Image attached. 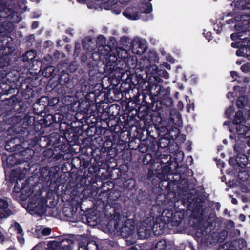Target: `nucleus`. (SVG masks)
I'll list each match as a JSON object with an SVG mask.
<instances>
[{"instance_id": "f257e3e1", "label": "nucleus", "mask_w": 250, "mask_h": 250, "mask_svg": "<svg viewBox=\"0 0 250 250\" xmlns=\"http://www.w3.org/2000/svg\"><path fill=\"white\" fill-rule=\"evenodd\" d=\"M126 219L125 217L120 218L114 226L116 229L120 231L123 237L128 238L135 233V227L134 221L132 219Z\"/></svg>"}, {"instance_id": "f03ea898", "label": "nucleus", "mask_w": 250, "mask_h": 250, "mask_svg": "<svg viewBox=\"0 0 250 250\" xmlns=\"http://www.w3.org/2000/svg\"><path fill=\"white\" fill-rule=\"evenodd\" d=\"M28 208L32 211L37 214H42L46 211L45 203L43 200L36 197L35 199L31 200L28 205Z\"/></svg>"}, {"instance_id": "7ed1b4c3", "label": "nucleus", "mask_w": 250, "mask_h": 250, "mask_svg": "<svg viewBox=\"0 0 250 250\" xmlns=\"http://www.w3.org/2000/svg\"><path fill=\"white\" fill-rule=\"evenodd\" d=\"M152 229V223L149 220H144L140 223L138 229V235L140 239L147 238Z\"/></svg>"}, {"instance_id": "20e7f679", "label": "nucleus", "mask_w": 250, "mask_h": 250, "mask_svg": "<svg viewBox=\"0 0 250 250\" xmlns=\"http://www.w3.org/2000/svg\"><path fill=\"white\" fill-rule=\"evenodd\" d=\"M71 245L72 240L70 239L62 241L60 247L56 241L50 242L47 244L46 250H71Z\"/></svg>"}, {"instance_id": "39448f33", "label": "nucleus", "mask_w": 250, "mask_h": 250, "mask_svg": "<svg viewBox=\"0 0 250 250\" xmlns=\"http://www.w3.org/2000/svg\"><path fill=\"white\" fill-rule=\"evenodd\" d=\"M146 42L145 40L138 38L133 40L132 51L134 54H142L146 51Z\"/></svg>"}, {"instance_id": "423d86ee", "label": "nucleus", "mask_w": 250, "mask_h": 250, "mask_svg": "<svg viewBox=\"0 0 250 250\" xmlns=\"http://www.w3.org/2000/svg\"><path fill=\"white\" fill-rule=\"evenodd\" d=\"M124 16L131 20H136L140 17V13L138 9L134 7H127L123 13Z\"/></svg>"}, {"instance_id": "0eeeda50", "label": "nucleus", "mask_w": 250, "mask_h": 250, "mask_svg": "<svg viewBox=\"0 0 250 250\" xmlns=\"http://www.w3.org/2000/svg\"><path fill=\"white\" fill-rule=\"evenodd\" d=\"M235 130L236 133L240 135L250 134V127H248L244 124L235 125L229 127V131L231 132H235Z\"/></svg>"}, {"instance_id": "6e6552de", "label": "nucleus", "mask_w": 250, "mask_h": 250, "mask_svg": "<svg viewBox=\"0 0 250 250\" xmlns=\"http://www.w3.org/2000/svg\"><path fill=\"white\" fill-rule=\"evenodd\" d=\"M110 57H113L114 59L112 61H115L117 58L125 59L128 58V53L125 50L121 47H117L113 50L112 53L110 55Z\"/></svg>"}, {"instance_id": "1a4fd4ad", "label": "nucleus", "mask_w": 250, "mask_h": 250, "mask_svg": "<svg viewBox=\"0 0 250 250\" xmlns=\"http://www.w3.org/2000/svg\"><path fill=\"white\" fill-rule=\"evenodd\" d=\"M170 116L171 120L174 124L179 126L182 125L181 115L176 110H171Z\"/></svg>"}, {"instance_id": "9d476101", "label": "nucleus", "mask_w": 250, "mask_h": 250, "mask_svg": "<svg viewBox=\"0 0 250 250\" xmlns=\"http://www.w3.org/2000/svg\"><path fill=\"white\" fill-rule=\"evenodd\" d=\"M138 7L140 14L148 13L152 10L151 4L148 2H141L139 3Z\"/></svg>"}, {"instance_id": "9b49d317", "label": "nucleus", "mask_w": 250, "mask_h": 250, "mask_svg": "<svg viewBox=\"0 0 250 250\" xmlns=\"http://www.w3.org/2000/svg\"><path fill=\"white\" fill-rule=\"evenodd\" d=\"M32 193V191L28 186L23 187L21 190L20 198L22 200H26Z\"/></svg>"}, {"instance_id": "f8f14e48", "label": "nucleus", "mask_w": 250, "mask_h": 250, "mask_svg": "<svg viewBox=\"0 0 250 250\" xmlns=\"http://www.w3.org/2000/svg\"><path fill=\"white\" fill-rule=\"evenodd\" d=\"M245 118H246V116L243 117L242 111H237L233 121V125L242 124V123L245 120Z\"/></svg>"}, {"instance_id": "ddd939ff", "label": "nucleus", "mask_w": 250, "mask_h": 250, "mask_svg": "<svg viewBox=\"0 0 250 250\" xmlns=\"http://www.w3.org/2000/svg\"><path fill=\"white\" fill-rule=\"evenodd\" d=\"M14 227L15 228V229L17 230V232L18 233V235L17 236L18 241L21 244H23L24 242V239L23 238V235L22 234V229L21 227L18 223H15Z\"/></svg>"}, {"instance_id": "4468645a", "label": "nucleus", "mask_w": 250, "mask_h": 250, "mask_svg": "<svg viewBox=\"0 0 250 250\" xmlns=\"http://www.w3.org/2000/svg\"><path fill=\"white\" fill-rule=\"evenodd\" d=\"M113 50L108 45H99L98 51L103 56H106L109 54L110 52H112Z\"/></svg>"}, {"instance_id": "2eb2a0df", "label": "nucleus", "mask_w": 250, "mask_h": 250, "mask_svg": "<svg viewBox=\"0 0 250 250\" xmlns=\"http://www.w3.org/2000/svg\"><path fill=\"white\" fill-rule=\"evenodd\" d=\"M163 82L158 75H152L148 78V82L151 84L155 85Z\"/></svg>"}, {"instance_id": "dca6fc26", "label": "nucleus", "mask_w": 250, "mask_h": 250, "mask_svg": "<svg viewBox=\"0 0 250 250\" xmlns=\"http://www.w3.org/2000/svg\"><path fill=\"white\" fill-rule=\"evenodd\" d=\"M12 214L10 209L0 208V223L4 219L7 218Z\"/></svg>"}, {"instance_id": "f3484780", "label": "nucleus", "mask_w": 250, "mask_h": 250, "mask_svg": "<svg viewBox=\"0 0 250 250\" xmlns=\"http://www.w3.org/2000/svg\"><path fill=\"white\" fill-rule=\"evenodd\" d=\"M161 168H162V172L161 173L160 172L157 173L156 176L159 179L163 180V179H165V176L168 172L169 167L167 166H165L163 167H161Z\"/></svg>"}, {"instance_id": "a211bd4d", "label": "nucleus", "mask_w": 250, "mask_h": 250, "mask_svg": "<svg viewBox=\"0 0 250 250\" xmlns=\"http://www.w3.org/2000/svg\"><path fill=\"white\" fill-rule=\"evenodd\" d=\"M166 242L165 240H161L156 244L153 250H166Z\"/></svg>"}, {"instance_id": "6ab92c4d", "label": "nucleus", "mask_w": 250, "mask_h": 250, "mask_svg": "<svg viewBox=\"0 0 250 250\" xmlns=\"http://www.w3.org/2000/svg\"><path fill=\"white\" fill-rule=\"evenodd\" d=\"M35 57V52L34 50H30L27 51L24 56V60L26 61H29L30 60H32Z\"/></svg>"}, {"instance_id": "aec40b11", "label": "nucleus", "mask_w": 250, "mask_h": 250, "mask_svg": "<svg viewBox=\"0 0 250 250\" xmlns=\"http://www.w3.org/2000/svg\"><path fill=\"white\" fill-rule=\"evenodd\" d=\"M247 101V98L246 97H239L236 103V105L237 107L240 108L244 107Z\"/></svg>"}, {"instance_id": "412c9836", "label": "nucleus", "mask_w": 250, "mask_h": 250, "mask_svg": "<svg viewBox=\"0 0 250 250\" xmlns=\"http://www.w3.org/2000/svg\"><path fill=\"white\" fill-rule=\"evenodd\" d=\"M59 102V99L58 97H54L48 101V105L50 106L55 107Z\"/></svg>"}, {"instance_id": "4be33fe9", "label": "nucleus", "mask_w": 250, "mask_h": 250, "mask_svg": "<svg viewBox=\"0 0 250 250\" xmlns=\"http://www.w3.org/2000/svg\"><path fill=\"white\" fill-rule=\"evenodd\" d=\"M54 71L55 68L53 66H49L48 67H46L45 70V76L48 77L51 76Z\"/></svg>"}, {"instance_id": "5701e85b", "label": "nucleus", "mask_w": 250, "mask_h": 250, "mask_svg": "<svg viewBox=\"0 0 250 250\" xmlns=\"http://www.w3.org/2000/svg\"><path fill=\"white\" fill-rule=\"evenodd\" d=\"M0 208L9 209V203L6 199L0 198Z\"/></svg>"}, {"instance_id": "b1692460", "label": "nucleus", "mask_w": 250, "mask_h": 250, "mask_svg": "<svg viewBox=\"0 0 250 250\" xmlns=\"http://www.w3.org/2000/svg\"><path fill=\"white\" fill-rule=\"evenodd\" d=\"M159 70V69L156 65H151L148 69L149 72L152 75H158Z\"/></svg>"}, {"instance_id": "393cba45", "label": "nucleus", "mask_w": 250, "mask_h": 250, "mask_svg": "<svg viewBox=\"0 0 250 250\" xmlns=\"http://www.w3.org/2000/svg\"><path fill=\"white\" fill-rule=\"evenodd\" d=\"M97 43L99 44V45H106L105 38L102 35H100L97 39Z\"/></svg>"}, {"instance_id": "a878e982", "label": "nucleus", "mask_w": 250, "mask_h": 250, "mask_svg": "<svg viewBox=\"0 0 250 250\" xmlns=\"http://www.w3.org/2000/svg\"><path fill=\"white\" fill-rule=\"evenodd\" d=\"M158 75H159V77H162L166 79H167L169 78V74L167 71L165 70L159 69Z\"/></svg>"}, {"instance_id": "bb28decb", "label": "nucleus", "mask_w": 250, "mask_h": 250, "mask_svg": "<svg viewBox=\"0 0 250 250\" xmlns=\"http://www.w3.org/2000/svg\"><path fill=\"white\" fill-rule=\"evenodd\" d=\"M164 89V88L163 86L159 84L155 85V90L156 91V95L158 96L161 95Z\"/></svg>"}, {"instance_id": "cd10ccee", "label": "nucleus", "mask_w": 250, "mask_h": 250, "mask_svg": "<svg viewBox=\"0 0 250 250\" xmlns=\"http://www.w3.org/2000/svg\"><path fill=\"white\" fill-rule=\"evenodd\" d=\"M149 58L150 60L154 62H158L159 58L155 52H150L149 54Z\"/></svg>"}, {"instance_id": "c85d7f7f", "label": "nucleus", "mask_w": 250, "mask_h": 250, "mask_svg": "<svg viewBox=\"0 0 250 250\" xmlns=\"http://www.w3.org/2000/svg\"><path fill=\"white\" fill-rule=\"evenodd\" d=\"M51 232V229L50 228H44L42 230V233L44 236H47L49 235Z\"/></svg>"}, {"instance_id": "c756f323", "label": "nucleus", "mask_w": 250, "mask_h": 250, "mask_svg": "<svg viewBox=\"0 0 250 250\" xmlns=\"http://www.w3.org/2000/svg\"><path fill=\"white\" fill-rule=\"evenodd\" d=\"M234 111L233 106H230L226 111V115L228 118H230Z\"/></svg>"}, {"instance_id": "7c9ffc66", "label": "nucleus", "mask_w": 250, "mask_h": 250, "mask_svg": "<svg viewBox=\"0 0 250 250\" xmlns=\"http://www.w3.org/2000/svg\"><path fill=\"white\" fill-rule=\"evenodd\" d=\"M241 69L244 72H249L250 70V65L249 64H244L241 66Z\"/></svg>"}, {"instance_id": "2f4dec72", "label": "nucleus", "mask_w": 250, "mask_h": 250, "mask_svg": "<svg viewBox=\"0 0 250 250\" xmlns=\"http://www.w3.org/2000/svg\"><path fill=\"white\" fill-rule=\"evenodd\" d=\"M231 76L232 77L233 81L237 80V78L238 77V73L236 71H231Z\"/></svg>"}, {"instance_id": "473e14b6", "label": "nucleus", "mask_w": 250, "mask_h": 250, "mask_svg": "<svg viewBox=\"0 0 250 250\" xmlns=\"http://www.w3.org/2000/svg\"><path fill=\"white\" fill-rule=\"evenodd\" d=\"M80 49V44L79 43H76L75 44V51L74 54H77L78 55V53L79 52V50Z\"/></svg>"}, {"instance_id": "72a5a7b5", "label": "nucleus", "mask_w": 250, "mask_h": 250, "mask_svg": "<svg viewBox=\"0 0 250 250\" xmlns=\"http://www.w3.org/2000/svg\"><path fill=\"white\" fill-rule=\"evenodd\" d=\"M246 118L248 121V124H250V110L248 111L245 115Z\"/></svg>"}, {"instance_id": "f704fd0d", "label": "nucleus", "mask_w": 250, "mask_h": 250, "mask_svg": "<svg viewBox=\"0 0 250 250\" xmlns=\"http://www.w3.org/2000/svg\"><path fill=\"white\" fill-rule=\"evenodd\" d=\"M18 185V183H16V184L15 185L14 190L16 193H19L20 191L21 192V190L19 188L17 187V185Z\"/></svg>"}, {"instance_id": "c9c22d12", "label": "nucleus", "mask_w": 250, "mask_h": 250, "mask_svg": "<svg viewBox=\"0 0 250 250\" xmlns=\"http://www.w3.org/2000/svg\"><path fill=\"white\" fill-rule=\"evenodd\" d=\"M236 54L238 56H243V53L241 50H238L236 51Z\"/></svg>"}, {"instance_id": "e433bc0d", "label": "nucleus", "mask_w": 250, "mask_h": 250, "mask_svg": "<svg viewBox=\"0 0 250 250\" xmlns=\"http://www.w3.org/2000/svg\"><path fill=\"white\" fill-rule=\"evenodd\" d=\"M63 77H65V81H67L69 80L68 75L67 74L62 75L61 77V79H62Z\"/></svg>"}, {"instance_id": "4c0bfd02", "label": "nucleus", "mask_w": 250, "mask_h": 250, "mask_svg": "<svg viewBox=\"0 0 250 250\" xmlns=\"http://www.w3.org/2000/svg\"><path fill=\"white\" fill-rule=\"evenodd\" d=\"M39 24L37 21H35L32 24V27L33 28H37L38 27Z\"/></svg>"}, {"instance_id": "58836bf2", "label": "nucleus", "mask_w": 250, "mask_h": 250, "mask_svg": "<svg viewBox=\"0 0 250 250\" xmlns=\"http://www.w3.org/2000/svg\"><path fill=\"white\" fill-rule=\"evenodd\" d=\"M234 96L233 92H229L227 94V98L228 99H230L231 97Z\"/></svg>"}, {"instance_id": "ea45409f", "label": "nucleus", "mask_w": 250, "mask_h": 250, "mask_svg": "<svg viewBox=\"0 0 250 250\" xmlns=\"http://www.w3.org/2000/svg\"><path fill=\"white\" fill-rule=\"evenodd\" d=\"M239 218L242 221H244L245 220V219H246V217L243 214H241L240 216H239Z\"/></svg>"}, {"instance_id": "a19ab883", "label": "nucleus", "mask_w": 250, "mask_h": 250, "mask_svg": "<svg viewBox=\"0 0 250 250\" xmlns=\"http://www.w3.org/2000/svg\"><path fill=\"white\" fill-rule=\"evenodd\" d=\"M234 150L236 151L237 152H241V150H240V148L237 146V145H235L234 146Z\"/></svg>"}, {"instance_id": "79ce46f5", "label": "nucleus", "mask_w": 250, "mask_h": 250, "mask_svg": "<svg viewBox=\"0 0 250 250\" xmlns=\"http://www.w3.org/2000/svg\"><path fill=\"white\" fill-rule=\"evenodd\" d=\"M83 47H84V48H85L86 49H87V50H88L89 51H91V50H93V48H90L89 47H87L86 44H85V42H84Z\"/></svg>"}, {"instance_id": "37998d69", "label": "nucleus", "mask_w": 250, "mask_h": 250, "mask_svg": "<svg viewBox=\"0 0 250 250\" xmlns=\"http://www.w3.org/2000/svg\"><path fill=\"white\" fill-rule=\"evenodd\" d=\"M243 161H242L243 165H245L247 161L245 156H243Z\"/></svg>"}, {"instance_id": "c03bdc74", "label": "nucleus", "mask_w": 250, "mask_h": 250, "mask_svg": "<svg viewBox=\"0 0 250 250\" xmlns=\"http://www.w3.org/2000/svg\"><path fill=\"white\" fill-rule=\"evenodd\" d=\"M245 8L247 9L250 8V2L249 3L248 1L247 2L246 4L245 5Z\"/></svg>"}, {"instance_id": "a18cd8bd", "label": "nucleus", "mask_w": 250, "mask_h": 250, "mask_svg": "<svg viewBox=\"0 0 250 250\" xmlns=\"http://www.w3.org/2000/svg\"><path fill=\"white\" fill-rule=\"evenodd\" d=\"M231 202L234 204H237V200L235 198H233L231 200Z\"/></svg>"}, {"instance_id": "49530a36", "label": "nucleus", "mask_w": 250, "mask_h": 250, "mask_svg": "<svg viewBox=\"0 0 250 250\" xmlns=\"http://www.w3.org/2000/svg\"><path fill=\"white\" fill-rule=\"evenodd\" d=\"M4 239V236L2 233L0 231V241H3Z\"/></svg>"}, {"instance_id": "de8ad7c7", "label": "nucleus", "mask_w": 250, "mask_h": 250, "mask_svg": "<svg viewBox=\"0 0 250 250\" xmlns=\"http://www.w3.org/2000/svg\"><path fill=\"white\" fill-rule=\"evenodd\" d=\"M44 59H46L47 61H50L51 59V57L49 55L46 56L44 57Z\"/></svg>"}, {"instance_id": "09e8293b", "label": "nucleus", "mask_w": 250, "mask_h": 250, "mask_svg": "<svg viewBox=\"0 0 250 250\" xmlns=\"http://www.w3.org/2000/svg\"><path fill=\"white\" fill-rule=\"evenodd\" d=\"M129 182V184H131L132 185V186L134 185V181L133 179H130L128 181Z\"/></svg>"}, {"instance_id": "8fccbe9b", "label": "nucleus", "mask_w": 250, "mask_h": 250, "mask_svg": "<svg viewBox=\"0 0 250 250\" xmlns=\"http://www.w3.org/2000/svg\"><path fill=\"white\" fill-rule=\"evenodd\" d=\"M152 15H149L147 16V19H144V21H147L150 19H152Z\"/></svg>"}, {"instance_id": "3c124183", "label": "nucleus", "mask_w": 250, "mask_h": 250, "mask_svg": "<svg viewBox=\"0 0 250 250\" xmlns=\"http://www.w3.org/2000/svg\"><path fill=\"white\" fill-rule=\"evenodd\" d=\"M243 82L245 83H248L249 81V79L248 78H245L243 79Z\"/></svg>"}, {"instance_id": "603ef678", "label": "nucleus", "mask_w": 250, "mask_h": 250, "mask_svg": "<svg viewBox=\"0 0 250 250\" xmlns=\"http://www.w3.org/2000/svg\"><path fill=\"white\" fill-rule=\"evenodd\" d=\"M65 49L67 50V51H69L71 49V47L70 45H67L65 46Z\"/></svg>"}, {"instance_id": "864d4df0", "label": "nucleus", "mask_w": 250, "mask_h": 250, "mask_svg": "<svg viewBox=\"0 0 250 250\" xmlns=\"http://www.w3.org/2000/svg\"><path fill=\"white\" fill-rule=\"evenodd\" d=\"M165 66L168 69H170V65L167 63H166L165 65Z\"/></svg>"}, {"instance_id": "5fc2aeb1", "label": "nucleus", "mask_w": 250, "mask_h": 250, "mask_svg": "<svg viewBox=\"0 0 250 250\" xmlns=\"http://www.w3.org/2000/svg\"><path fill=\"white\" fill-rule=\"evenodd\" d=\"M230 122L229 121H225L224 123V125H229Z\"/></svg>"}, {"instance_id": "6e6d98bb", "label": "nucleus", "mask_w": 250, "mask_h": 250, "mask_svg": "<svg viewBox=\"0 0 250 250\" xmlns=\"http://www.w3.org/2000/svg\"><path fill=\"white\" fill-rule=\"evenodd\" d=\"M160 230V232H157L156 231H155L154 230V232L155 233V235H158V234H160L162 232V230H161V229Z\"/></svg>"}, {"instance_id": "4d7b16f0", "label": "nucleus", "mask_w": 250, "mask_h": 250, "mask_svg": "<svg viewBox=\"0 0 250 250\" xmlns=\"http://www.w3.org/2000/svg\"><path fill=\"white\" fill-rule=\"evenodd\" d=\"M169 218H170V216L167 217V219H164L165 222H168L169 220Z\"/></svg>"}, {"instance_id": "13d9d810", "label": "nucleus", "mask_w": 250, "mask_h": 250, "mask_svg": "<svg viewBox=\"0 0 250 250\" xmlns=\"http://www.w3.org/2000/svg\"><path fill=\"white\" fill-rule=\"evenodd\" d=\"M91 244H93V245H95L96 247H97V245L96 244V243H93V242L88 243V244H87V246H88V245Z\"/></svg>"}, {"instance_id": "bf43d9fd", "label": "nucleus", "mask_w": 250, "mask_h": 250, "mask_svg": "<svg viewBox=\"0 0 250 250\" xmlns=\"http://www.w3.org/2000/svg\"><path fill=\"white\" fill-rule=\"evenodd\" d=\"M239 88H240V87L239 86H234L233 87V89L234 90H236L237 89H239Z\"/></svg>"}, {"instance_id": "052dcab7", "label": "nucleus", "mask_w": 250, "mask_h": 250, "mask_svg": "<svg viewBox=\"0 0 250 250\" xmlns=\"http://www.w3.org/2000/svg\"><path fill=\"white\" fill-rule=\"evenodd\" d=\"M6 250H16L15 249H14V248H9L8 249H7Z\"/></svg>"}, {"instance_id": "680f3d73", "label": "nucleus", "mask_w": 250, "mask_h": 250, "mask_svg": "<svg viewBox=\"0 0 250 250\" xmlns=\"http://www.w3.org/2000/svg\"><path fill=\"white\" fill-rule=\"evenodd\" d=\"M175 132L176 134H178L179 133V130L177 128H175Z\"/></svg>"}, {"instance_id": "e2e57ef3", "label": "nucleus", "mask_w": 250, "mask_h": 250, "mask_svg": "<svg viewBox=\"0 0 250 250\" xmlns=\"http://www.w3.org/2000/svg\"><path fill=\"white\" fill-rule=\"evenodd\" d=\"M236 161H237L238 164H240V162H239V157H237L236 158Z\"/></svg>"}, {"instance_id": "0e129e2a", "label": "nucleus", "mask_w": 250, "mask_h": 250, "mask_svg": "<svg viewBox=\"0 0 250 250\" xmlns=\"http://www.w3.org/2000/svg\"><path fill=\"white\" fill-rule=\"evenodd\" d=\"M231 46L232 47H236L235 43H232Z\"/></svg>"}, {"instance_id": "69168bd1", "label": "nucleus", "mask_w": 250, "mask_h": 250, "mask_svg": "<svg viewBox=\"0 0 250 250\" xmlns=\"http://www.w3.org/2000/svg\"><path fill=\"white\" fill-rule=\"evenodd\" d=\"M157 227H158L157 224H154V227H153V229H154L155 228H157Z\"/></svg>"}, {"instance_id": "338daca9", "label": "nucleus", "mask_w": 250, "mask_h": 250, "mask_svg": "<svg viewBox=\"0 0 250 250\" xmlns=\"http://www.w3.org/2000/svg\"><path fill=\"white\" fill-rule=\"evenodd\" d=\"M233 37H234V34H232L231 35V38L232 40H233Z\"/></svg>"}, {"instance_id": "774afa93", "label": "nucleus", "mask_w": 250, "mask_h": 250, "mask_svg": "<svg viewBox=\"0 0 250 250\" xmlns=\"http://www.w3.org/2000/svg\"><path fill=\"white\" fill-rule=\"evenodd\" d=\"M12 158H13V157L10 156V157H9L8 158V159H8V160H12Z\"/></svg>"}]
</instances>
